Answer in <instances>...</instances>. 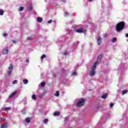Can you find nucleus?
I'll use <instances>...</instances> for the list:
<instances>
[{
  "instance_id": "nucleus-29",
  "label": "nucleus",
  "mask_w": 128,
  "mask_h": 128,
  "mask_svg": "<svg viewBox=\"0 0 128 128\" xmlns=\"http://www.w3.org/2000/svg\"><path fill=\"white\" fill-rule=\"evenodd\" d=\"M52 20H48V24H52Z\"/></svg>"
},
{
  "instance_id": "nucleus-30",
  "label": "nucleus",
  "mask_w": 128,
  "mask_h": 128,
  "mask_svg": "<svg viewBox=\"0 0 128 128\" xmlns=\"http://www.w3.org/2000/svg\"><path fill=\"white\" fill-rule=\"evenodd\" d=\"M103 36H104V38H106V37L108 36V34H103Z\"/></svg>"
},
{
  "instance_id": "nucleus-40",
  "label": "nucleus",
  "mask_w": 128,
  "mask_h": 128,
  "mask_svg": "<svg viewBox=\"0 0 128 128\" xmlns=\"http://www.w3.org/2000/svg\"><path fill=\"white\" fill-rule=\"evenodd\" d=\"M89 2H92V0H89Z\"/></svg>"
},
{
  "instance_id": "nucleus-7",
  "label": "nucleus",
  "mask_w": 128,
  "mask_h": 128,
  "mask_svg": "<svg viewBox=\"0 0 128 128\" xmlns=\"http://www.w3.org/2000/svg\"><path fill=\"white\" fill-rule=\"evenodd\" d=\"M8 52V48L6 49H4L2 51V54H6Z\"/></svg>"
},
{
  "instance_id": "nucleus-6",
  "label": "nucleus",
  "mask_w": 128,
  "mask_h": 128,
  "mask_svg": "<svg viewBox=\"0 0 128 128\" xmlns=\"http://www.w3.org/2000/svg\"><path fill=\"white\" fill-rule=\"evenodd\" d=\"M97 44L98 46H100V44H102V37H98L97 38Z\"/></svg>"
},
{
  "instance_id": "nucleus-18",
  "label": "nucleus",
  "mask_w": 128,
  "mask_h": 128,
  "mask_svg": "<svg viewBox=\"0 0 128 128\" xmlns=\"http://www.w3.org/2000/svg\"><path fill=\"white\" fill-rule=\"evenodd\" d=\"M4 12V11L2 10H0V16H3Z\"/></svg>"
},
{
  "instance_id": "nucleus-34",
  "label": "nucleus",
  "mask_w": 128,
  "mask_h": 128,
  "mask_svg": "<svg viewBox=\"0 0 128 128\" xmlns=\"http://www.w3.org/2000/svg\"><path fill=\"white\" fill-rule=\"evenodd\" d=\"M26 62L28 64L30 62V60H26Z\"/></svg>"
},
{
  "instance_id": "nucleus-9",
  "label": "nucleus",
  "mask_w": 128,
  "mask_h": 128,
  "mask_svg": "<svg viewBox=\"0 0 128 128\" xmlns=\"http://www.w3.org/2000/svg\"><path fill=\"white\" fill-rule=\"evenodd\" d=\"M4 112H8V110H10V107L3 108H2Z\"/></svg>"
},
{
  "instance_id": "nucleus-27",
  "label": "nucleus",
  "mask_w": 128,
  "mask_h": 128,
  "mask_svg": "<svg viewBox=\"0 0 128 128\" xmlns=\"http://www.w3.org/2000/svg\"><path fill=\"white\" fill-rule=\"evenodd\" d=\"M48 119H44V124H48Z\"/></svg>"
},
{
  "instance_id": "nucleus-25",
  "label": "nucleus",
  "mask_w": 128,
  "mask_h": 128,
  "mask_svg": "<svg viewBox=\"0 0 128 128\" xmlns=\"http://www.w3.org/2000/svg\"><path fill=\"white\" fill-rule=\"evenodd\" d=\"M46 54H43L42 56H41V60H42V59L44 58H46Z\"/></svg>"
},
{
  "instance_id": "nucleus-12",
  "label": "nucleus",
  "mask_w": 128,
  "mask_h": 128,
  "mask_svg": "<svg viewBox=\"0 0 128 128\" xmlns=\"http://www.w3.org/2000/svg\"><path fill=\"white\" fill-rule=\"evenodd\" d=\"M102 55L100 54L98 56L97 58V60H102Z\"/></svg>"
},
{
  "instance_id": "nucleus-10",
  "label": "nucleus",
  "mask_w": 128,
  "mask_h": 128,
  "mask_svg": "<svg viewBox=\"0 0 128 128\" xmlns=\"http://www.w3.org/2000/svg\"><path fill=\"white\" fill-rule=\"evenodd\" d=\"M60 113L59 112H56L54 114V116H60Z\"/></svg>"
},
{
  "instance_id": "nucleus-24",
  "label": "nucleus",
  "mask_w": 128,
  "mask_h": 128,
  "mask_svg": "<svg viewBox=\"0 0 128 128\" xmlns=\"http://www.w3.org/2000/svg\"><path fill=\"white\" fill-rule=\"evenodd\" d=\"M116 42V38H114L112 39V42Z\"/></svg>"
},
{
  "instance_id": "nucleus-8",
  "label": "nucleus",
  "mask_w": 128,
  "mask_h": 128,
  "mask_svg": "<svg viewBox=\"0 0 128 128\" xmlns=\"http://www.w3.org/2000/svg\"><path fill=\"white\" fill-rule=\"evenodd\" d=\"M16 94V92H13L8 97V98H13V96H14Z\"/></svg>"
},
{
  "instance_id": "nucleus-13",
  "label": "nucleus",
  "mask_w": 128,
  "mask_h": 128,
  "mask_svg": "<svg viewBox=\"0 0 128 128\" xmlns=\"http://www.w3.org/2000/svg\"><path fill=\"white\" fill-rule=\"evenodd\" d=\"M98 64V62H95L94 63V65L92 67V68H95L96 70V65Z\"/></svg>"
},
{
  "instance_id": "nucleus-4",
  "label": "nucleus",
  "mask_w": 128,
  "mask_h": 128,
  "mask_svg": "<svg viewBox=\"0 0 128 128\" xmlns=\"http://www.w3.org/2000/svg\"><path fill=\"white\" fill-rule=\"evenodd\" d=\"M76 32H78V34H86V30H84V28H79L76 30H75Z\"/></svg>"
},
{
  "instance_id": "nucleus-22",
  "label": "nucleus",
  "mask_w": 128,
  "mask_h": 128,
  "mask_svg": "<svg viewBox=\"0 0 128 128\" xmlns=\"http://www.w3.org/2000/svg\"><path fill=\"white\" fill-rule=\"evenodd\" d=\"M107 96H106V94H103L102 96V98H104H104H107Z\"/></svg>"
},
{
  "instance_id": "nucleus-33",
  "label": "nucleus",
  "mask_w": 128,
  "mask_h": 128,
  "mask_svg": "<svg viewBox=\"0 0 128 128\" xmlns=\"http://www.w3.org/2000/svg\"><path fill=\"white\" fill-rule=\"evenodd\" d=\"M76 72H74L72 73V76H76Z\"/></svg>"
},
{
  "instance_id": "nucleus-16",
  "label": "nucleus",
  "mask_w": 128,
  "mask_h": 128,
  "mask_svg": "<svg viewBox=\"0 0 128 128\" xmlns=\"http://www.w3.org/2000/svg\"><path fill=\"white\" fill-rule=\"evenodd\" d=\"M24 7L20 6L18 9V12H22V10H24Z\"/></svg>"
},
{
  "instance_id": "nucleus-28",
  "label": "nucleus",
  "mask_w": 128,
  "mask_h": 128,
  "mask_svg": "<svg viewBox=\"0 0 128 128\" xmlns=\"http://www.w3.org/2000/svg\"><path fill=\"white\" fill-rule=\"evenodd\" d=\"M44 96V94H39V96H38L40 97V98H43V96Z\"/></svg>"
},
{
  "instance_id": "nucleus-5",
  "label": "nucleus",
  "mask_w": 128,
  "mask_h": 128,
  "mask_svg": "<svg viewBox=\"0 0 128 128\" xmlns=\"http://www.w3.org/2000/svg\"><path fill=\"white\" fill-rule=\"evenodd\" d=\"M89 74L90 76H94L96 74V69L94 68H91V70L89 72Z\"/></svg>"
},
{
  "instance_id": "nucleus-23",
  "label": "nucleus",
  "mask_w": 128,
  "mask_h": 128,
  "mask_svg": "<svg viewBox=\"0 0 128 128\" xmlns=\"http://www.w3.org/2000/svg\"><path fill=\"white\" fill-rule=\"evenodd\" d=\"M32 100H36V94H33L32 95Z\"/></svg>"
},
{
  "instance_id": "nucleus-3",
  "label": "nucleus",
  "mask_w": 128,
  "mask_h": 128,
  "mask_svg": "<svg viewBox=\"0 0 128 128\" xmlns=\"http://www.w3.org/2000/svg\"><path fill=\"white\" fill-rule=\"evenodd\" d=\"M14 69V65L12 64H11L10 65L8 70L7 71L8 75L10 76L12 74V70Z\"/></svg>"
},
{
  "instance_id": "nucleus-19",
  "label": "nucleus",
  "mask_w": 128,
  "mask_h": 128,
  "mask_svg": "<svg viewBox=\"0 0 128 128\" xmlns=\"http://www.w3.org/2000/svg\"><path fill=\"white\" fill-rule=\"evenodd\" d=\"M44 86H46V82H42L40 84V86H42V88H44Z\"/></svg>"
},
{
  "instance_id": "nucleus-36",
  "label": "nucleus",
  "mask_w": 128,
  "mask_h": 128,
  "mask_svg": "<svg viewBox=\"0 0 128 128\" xmlns=\"http://www.w3.org/2000/svg\"><path fill=\"white\" fill-rule=\"evenodd\" d=\"M64 56H66V54H67V52H64Z\"/></svg>"
},
{
  "instance_id": "nucleus-38",
  "label": "nucleus",
  "mask_w": 128,
  "mask_h": 128,
  "mask_svg": "<svg viewBox=\"0 0 128 128\" xmlns=\"http://www.w3.org/2000/svg\"><path fill=\"white\" fill-rule=\"evenodd\" d=\"M126 38H128V34H126Z\"/></svg>"
},
{
  "instance_id": "nucleus-20",
  "label": "nucleus",
  "mask_w": 128,
  "mask_h": 128,
  "mask_svg": "<svg viewBox=\"0 0 128 128\" xmlns=\"http://www.w3.org/2000/svg\"><path fill=\"white\" fill-rule=\"evenodd\" d=\"M128 93V90H124L122 92V94L124 96V94H126Z\"/></svg>"
},
{
  "instance_id": "nucleus-39",
  "label": "nucleus",
  "mask_w": 128,
  "mask_h": 128,
  "mask_svg": "<svg viewBox=\"0 0 128 128\" xmlns=\"http://www.w3.org/2000/svg\"><path fill=\"white\" fill-rule=\"evenodd\" d=\"M66 16H69L70 14L69 13H66Z\"/></svg>"
},
{
  "instance_id": "nucleus-26",
  "label": "nucleus",
  "mask_w": 128,
  "mask_h": 128,
  "mask_svg": "<svg viewBox=\"0 0 128 128\" xmlns=\"http://www.w3.org/2000/svg\"><path fill=\"white\" fill-rule=\"evenodd\" d=\"M18 80H15L12 82V84H18Z\"/></svg>"
},
{
  "instance_id": "nucleus-41",
  "label": "nucleus",
  "mask_w": 128,
  "mask_h": 128,
  "mask_svg": "<svg viewBox=\"0 0 128 128\" xmlns=\"http://www.w3.org/2000/svg\"><path fill=\"white\" fill-rule=\"evenodd\" d=\"M127 40V42H128V40Z\"/></svg>"
},
{
  "instance_id": "nucleus-35",
  "label": "nucleus",
  "mask_w": 128,
  "mask_h": 128,
  "mask_svg": "<svg viewBox=\"0 0 128 128\" xmlns=\"http://www.w3.org/2000/svg\"><path fill=\"white\" fill-rule=\"evenodd\" d=\"M3 36H6V33L3 34Z\"/></svg>"
},
{
  "instance_id": "nucleus-1",
  "label": "nucleus",
  "mask_w": 128,
  "mask_h": 128,
  "mask_svg": "<svg viewBox=\"0 0 128 128\" xmlns=\"http://www.w3.org/2000/svg\"><path fill=\"white\" fill-rule=\"evenodd\" d=\"M125 24L124 22L122 21L120 22H118L116 25V30L118 32H122V30H124V28Z\"/></svg>"
},
{
  "instance_id": "nucleus-37",
  "label": "nucleus",
  "mask_w": 128,
  "mask_h": 128,
  "mask_svg": "<svg viewBox=\"0 0 128 128\" xmlns=\"http://www.w3.org/2000/svg\"><path fill=\"white\" fill-rule=\"evenodd\" d=\"M12 42H13V44H16V42L15 40H13Z\"/></svg>"
},
{
  "instance_id": "nucleus-17",
  "label": "nucleus",
  "mask_w": 128,
  "mask_h": 128,
  "mask_svg": "<svg viewBox=\"0 0 128 128\" xmlns=\"http://www.w3.org/2000/svg\"><path fill=\"white\" fill-rule=\"evenodd\" d=\"M23 82L25 84H26L28 82V80H26V79H25V80H23Z\"/></svg>"
},
{
  "instance_id": "nucleus-11",
  "label": "nucleus",
  "mask_w": 128,
  "mask_h": 128,
  "mask_svg": "<svg viewBox=\"0 0 128 128\" xmlns=\"http://www.w3.org/2000/svg\"><path fill=\"white\" fill-rule=\"evenodd\" d=\"M37 22H42V18L40 17H38L37 18Z\"/></svg>"
},
{
  "instance_id": "nucleus-15",
  "label": "nucleus",
  "mask_w": 128,
  "mask_h": 128,
  "mask_svg": "<svg viewBox=\"0 0 128 128\" xmlns=\"http://www.w3.org/2000/svg\"><path fill=\"white\" fill-rule=\"evenodd\" d=\"M26 122H28V124H29V122H30V118H28L26 119Z\"/></svg>"
},
{
  "instance_id": "nucleus-31",
  "label": "nucleus",
  "mask_w": 128,
  "mask_h": 128,
  "mask_svg": "<svg viewBox=\"0 0 128 128\" xmlns=\"http://www.w3.org/2000/svg\"><path fill=\"white\" fill-rule=\"evenodd\" d=\"M112 106H114V104L112 103H111L110 104V108H112Z\"/></svg>"
},
{
  "instance_id": "nucleus-21",
  "label": "nucleus",
  "mask_w": 128,
  "mask_h": 128,
  "mask_svg": "<svg viewBox=\"0 0 128 128\" xmlns=\"http://www.w3.org/2000/svg\"><path fill=\"white\" fill-rule=\"evenodd\" d=\"M54 96H60V92L56 91V94H54Z\"/></svg>"
},
{
  "instance_id": "nucleus-2",
  "label": "nucleus",
  "mask_w": 128,
  "mask_h": 128,
  "mask_svg": "<svg viewBox=\"0 0 128 128\" xmlns=\"http://www.w3.org/2000/svg\"><path fill=\"white\" fill-rule=\"evenodd\" d=\"M84 104V100L82 98L78 100V102L76 104V106H77L78 108H80V106H82Z\"/></svg>"
},
{
  "instance_id": "nucleus-32",
  "label": "nucleus",
  "mask_w": 128,
  "mask_h": 128,
  "mask_svg": "<svg viewBox=\"0 0 128 128\" xmlns=\"http://www.w3.org/2000/svg\"><path fill=\"white\" fill-rule=\"evenodd\" d=\"M27 40H32V38L28 37L27 38Z\"/></svg>"
},
{
  "instance_id": "nucleus-14",
  "label": "nucleus",
  "mask_w": 128,
  "mask_h": 128,
  "mask_svg": "<svg viewBox=\"0 0 128 128\" xmlns=\"http://www.w3.org/2000/svg\"><path fill=\"white\" fill-rule=\"evenodd\" d=\"M8 126V124H3L1 125L0 128H6Z\"/></svg>"
}]
</instances>
